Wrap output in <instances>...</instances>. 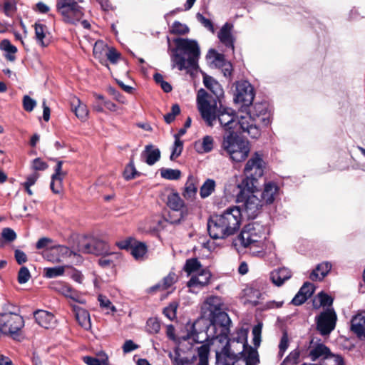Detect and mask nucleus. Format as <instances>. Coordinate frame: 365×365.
<instances>
[{
  "label": "nucleus",
  "mask_w": 365,
  "mask_h": 365,
  "mask_svg": "<svg viewBox=\"0 0 365 365\" xmlns=\"http://www.w3.org/2000/svg\"><path fill=\"white\" fill-rule=\"evenodd\" d=\"M242 213V219H252L259 212V207H240Z\"/></svg>",
  "instance_id": "52"
},
{
  "label": "nucleus",
  "mask_w": 365,
  "mask_h": 365,
  "mask_svg": "<svg viewBox=\"0 0 365 365\" xmlns=\"http://www.w3.org/2000/svg\"><path fill=\"white\" fill-rule=\"evenodd\" d=\"M225 345L230 346V348L233 346L234 350H236L239 354H243L244 351L247 349V331L244 328H240L236 331V336L232 339H227L224 341Z\"/></svg>",
  "instance_id": "17"
},
{
  "label": "nucleus",
  "mask_w": 365,
  "mask_h": 365,
  "mask_svg": "<svg viewBox=\"0 0 365 365\" xmlns=\"http://www.w3.org/2000/svg\"><path fill=\"white\" fill-rule=\"evenodd\" d=\"M176 47L171 55L172 67L180 71L195 69L200 56V47L197 41L189 38H178L174 40Z\"/></svg>",
  "instance_id": "4"
},
{
  "label": "nucleus",
  "mask_w": 365,
  "mask_h": 365,
  "mask_svg": "<svg viewBox=\"0 0 365 365\" xmlns=\"http://www.w3.org/2000/svg\"><path fill=\"white\" fill-rule=\"evenodd\" d=\"M267 103H256L245 115H240V128L242 133H246L252 138H258L261 135L259 125L269 123V114L267 112Z\"/></svg>",
  "instance_id": "6"
},
{
  "label": "nucleus",
  "mask_w": 365,
  "mask_h": 365,
  "mask_svg": "<svg viewBox=\"0 0 365 365\" xmlns=\"http://www.w3.org/2000/svg\"><path fill=\"white\" fill-rule=\"evenodd\" d=\"M292 277L291 271L285 267H282L272 271L270 274L272 282L277 286L282 285L285 281Z\"/></svg>",
  "instance_id": "28"
},
{
  "label": "nucleus",
  "mask_w": 365,
  "mask_h": 365,
  "mask_svg": "<svg viewBox=\"0 0 365 365\" xmlns=\"http://www.w3.org/2000/svg\"><path fill=\"white\" fill-rule=\"evenodd\" d=\"M336 320L334 308H327L316 317L317 329L322 335H329L335 329Z\"/></svg>",
  "instance_id": "13"
},
{
  "label": "nucleus",
  "mask_w": 365,
  "mask_h": 365,
  "mask_svg": "<svg viewBox=\"0 0 365 365\" xmlns=\"http://www.w3.org/2000/svg\"><path fill=\"white\" fill-rule=\"evenodd\" d=\"M216 183L212 179H207L200 188V195L205 199L209 197L215 190Z\"/></svg>",
  "instance_id": "41"
},
{
  "label": "nucleus",
  "mask_w": 365,
  "mask_h": 365,
  "mask_svg": "<svg viewBox=\"0 0 365 365\" xmlns=\"http://www.w3.org/2000/svg\"><path fill=\"white\" fill-rule=\"evenodd\" d=\"M180 112V106L178 104L173 105L171 108V111L166 115H164V119L167 123H172L176 115H178Z\"/></svg>",
  "instance_id": "61"
},
{
  "label": "nucleus",
  "mask_w": 365,
  "mask_h": 365,
  "mask_svg": "<svg viewBox=\"0 0 365 365\" xmlns=\"http://www.w3.org/2000/svg\"><path fill=\"white\" fill-rule=\"evenodd\" d=\"M242 356L230 348L229 344L225 345L220 351H216L217 365H234V364Z\"/></svg>",
  "instance_id": "16"
},
{
  "label": "nucleus",
  "mask_w": 365,
  "mask_h": 365,
  "mask_svg": "<svg viewBox=\"0 0 365 365\" xmlns=\"http://www.w3.org/2000/svg\"><path fill=\"white\" fill-rule=\"evenodd\" d=\"M300 351L298 349L292 351L283 360L282 365H294L299 362Z\"/></svg>",
  "instance_id": "51"
},
{
  "label": "nucleus",
  "mask_w": 365,
  "mask_h": 365,
  "mask_svg": "<svg viewBox=\"0 0 365 365\" xmlns=\"http://www.w3.org/2000/svg\"><path fill=\"white\" fill-rule=\"evenodd\" d=\"M289 346V338L286 332H284L279 344V357L282 358Z\"/></svg>",
  "instance_id": "58"
},
{
  "label": "nucleus",
  "mask_w": 365,
  "mask_h": 365,
  "mask_svg": "<svg viewBox=\"0 0 365 365\" xmlns=\"http://www.w3.org/2000/svg\"><path fill=\"white\" fill-rule=\"evenodd\" d=\"M93 237H83L78 243V251L84 254H93Z\"/></svg>",
  "instance_id": "40"
},
{
  "label": "nucleus",
  "mask_w": 365,
  "mask_h": 365,
  "mask_svg": "<svg viewBox=\"0 0 365 365\" xmlns=\"http://www.w3.org/2000/svg\"><path fill=\"white\" fill-rule=\"evenodd\" d=\"M320 365H344V361L340 356L334 354L324 359Z\"/></svg>",
  "instance_id": "55"
},
{
  "label": "nucleus",
  "mask_w": 365,
  "mask_h": 365,
  "mask_svg": "<svg viewBox=\"0 0 365 365\" xmlns=\"http://www.w3.org/2000/svg\"><path fill=\"white\" fill-rule=\"evenodd\" d=\"M31 278V274L29 269L26 267H21L18 273V282L19 284L26 283Z\"/></svg>",
  "instance_id": "60"
},
{
  "label": "nucleus",
  "mask_w": 365,
  "mask_h": 365,
  "mask_svg": "<svg viewBox=\"0 0 365 365\" xmlns=\"http://www.w3.org/2000/svg\"><path fill=\"white\" fill-rule=\"evenodd\" d=\"M109 48L102 41H98L95 43L93 46V55L97 58H101L106 55V51Z\"/></svg>",
  "instance_id": "50"
},
{
  "label": "nucleus",
  "mask_w": 365,
  "mask_h": 365,
  "mask_svg": "<svg viewBox=\"0 0 365 365\" xmlns=\"http://www.w3.org/2000/svg\"><path fill=\"white\" fill-rule=\"evenodd\" d=\"M36 106V101L30 96L26 95L23 98V107L27 112H31Z\"/></svg>",
  "instance_id": "62"
},
{
  "label": "nucleus",
  "mask_w": 365,
  "mask_h": 365,
  "mask_svg": "<svg viewBox=\"0 0 365 365\" xmlns=\"http://www.w3.org/2000/svg\"><path fill=\"white\" fill-rule=\"evenodd\" d=\"M36 322L45 329H52L56 326V320L51 312L45 310H37L34 312Z\"/></svg>",
  "instance_id": "22"
},
{
  "label": "nucleus",
  "mask_w": 365,
  "mask_h": 365,
  "mask_svg": "<svg viewBox=\"0 0 365 365\" xmlns=\"http://www.w3.org/2000/svg\"><path fill=\"white\" fill-rule=\"evenodd\" d=\"M245 359L246 365H257L259 362L257 351L251 346L249 347L245 354Z\"/></svg>",
  "instance_id": "47"
},
{
  "label": "nucleus",
  "mask_w": 365,
  "mask_h": 365,
  "mask_svg": "<svg viewBox=\"0 0 365 365\" xmlns=\"http://www.w3.org/2000/svg\"><path fill=\"white\" fill-rule=\"evenodd\" d=\"M221 148L232 161L237 163L245 160L250 152L249 142L240 138L237 133L225 135Z\"/></svg>",
  "instance_id": "7"
},
{
  "label": "nucleus",
  "mask_w": 365,
  "mask_h": 365,
  "mask_svg": "<svg viewBox=\"0 0 365 365\" xmlns=\"http://www.w3.org/2000/svg\"><path fill=\"white\" fill-rule=\"evenodd\" d=\"M183 149V143L180 140L178 135H175V143L173 148V151L170 155L172 160L180 155Z\"/></svg>",
  "instance_id": "53"
},
{
  "label": "nucleus",
  "mask_w": 365,
  "mask_h": 365,
  "mask_svg": "<svg viewBox=\"0 0 365 365\" xmlns=\"http://www.w3.org/2000/svg\"><path fill=\"white\" fill-rule=\"evenodd\" d=\"M214 140L210 135H205L202 140L195 142V148L199 153H209L213 149Z\"/></svg>",
  "instance_id": "34"
},
{
  "label": "nucleus",
  "mask_w": 365,
  "mask_h": 365,
  "mask_svg": "<svg viewBox=\"0 0 365 365\" xmlns=\"http://www.w3.org/2000/svg\"><path fill=\"white\" fill-rule=\"evenodd\" d=\"M63 162L57 161L55 166V173L52 175L51 189L54 193H59L62 187V180L66 175V172L62 170Z\"/></svg>",
  "instance_id": "23"
},
{
  "label": "nucleus",
  "mask_w": 365,
  "mask_h": 365,
  "mask_svg": "<svg viewBox=\"0 0 365 365\" xmlns=\"http://www.w3.org/2000/svg\"><path fill=\"white\" fill-rule=\"evenodd\" d=\"M212 274L210 272L204 269L197 274L192 275L187 285L190 291L193 293L198 292L199 290L207 286L210 282Z\"/></svg>",
  "instance_id": "15"
},
{
  "label": "nucleus",
  "mask_w": 365,
  "mask_h": 365,
  "mask_svg": "<svg viewBox=\"0 0 365 365\" xmlns=\"http://www.w3.org/2000/svg\"><path fill=\"white\" fill-rule=\"evenodd\" d=\"M190 29L186 24L175 21L170 27V33L176 35H185L189 32Z\"/></svg>",
  "instance_id": "49"
},
{
  "label": "nucleus",
  "mask_w": 365,
  "mask_h": 365,
  "mask_svg": "<svg viewBox=\"0 0 365 365\" xmlns=\"http://www.w3.org/2000/svg\"><path fill=\"white\" fill-rule=\"evenodd\" d=\"M56 9L66 24H76L84 15L83 9L73 0H57Z\"/></svg>",
  "instance_id": "10"
},
{
  "label": "nucleus",
  "mask_w": 365,
  "mask_h": 365,
  "mask_svg": "<svg viewBox=\"0 0 365 365\" xmlns=\"http://www.w3.org/2000/svg\"><path fill=\"white\" fill-rule=\"evenodd\" d=\"M210 327L208 331H214L212 339L215 341L224 343L230 333V325L231 320L227 314L222 310L208 318Z\"/></svg>",
  "instance_id": "8"
},
{
  "label": "nucleus",
  "mask_w": 365,
  "mask_h": 365,
  "mask_svg": "<svg viewBox=\"0 0 365 365\" xmlns=\"http://www.w3.org/2000/svg\"><path fill=\"white\" fill-rule=\"evenodd\" d=\"M210 353L209 345L205 344L197 348L199 361L196 362V356H185L178 349L173 352H170L168 356L171 360L172 365H209L208 356Z\"/></svg>",
  "instance_id": "9"
},
{
  "label": "nucleus",
  "mask_w": 365,
  "mask_h": 365,
  "mask_svg": "<svg viewBox=\"0 0 365 365\" xmlns=\"http://www.w3.org/2000/svg\"><path fill=\"white\" fill-rule=\"evenodd\" d=\"M309 355L312 361L321 359L323 361L324 359L333 354L331 353L329 349L322 343H315L312 339L310 341L309 353Z\"/></svg>",
  "instance_id": "20"
},
{
  "label": "nucleus",
  "mask_w": 365,
  "mask_h": 365,
  "mask_svg": "<svg viewBox=\"0 0 365 365\" xmlns=\"http://www.w3.org/2000/svg\"><path fill=\"white\" fill-rule=\"evenodd\" d=\"M204 84L212 93H207L201 88L197 95V105L202 119L209 127L214 126L216 120L215 113L217 103L220 98L223 95L221 86L212 77H205Z\"/></svg>",
  "instance_id": "2"
},
{
  "label": "nucleus",
  "mask_w": 365,
  "mask_h": 365,
  "mask_svg": "<svg viewBox=\"0 0 365 365\" xmlns=\"http://www.w3.org/2000/svg\"><path fill=\"white\" fill-rule=\"evenodd\" d=\"M141 156L148 165H153L159 160L160 151L158 148H155L153 145H148L141 153Z\"/></svg>",
  "instance_id": "31"
},
{
  "label": "nucleus",
  "mask_w": 365,
  "mask_h": 365,
  "mask_svg": "<svg viewBox=\"0 0 365 365\" xmlns=\"http://www.w3.org/2000/svg\"><path fill=\"white\" fill-rule=\"evenodd\" d=\"M316 299L319 300V305L315 303L314 304L316 309H318L320 307H328L327 308H332L333 298L327 294L322 292L317 294Z\"/></svg>",
  "instance_id": "45"
},
{
  "label": "nucleus",
  "mask_w": 365,
  "mask_h": 365,
  "mask_svg": "<svg viewBox=\"0 0 365 365\" xmlns=\"http://www.w3.org/2000/svg\"><path fill=\"white\" fill-rule=\"evenodd\" d=\"M71 106L72 110L75 113L76 117L81 120H86L88 115L87 106L83 103L79 98L73 96L71 98Z\"/></svg>",
  "instance_id": "30"
},
{
  "label": "nucleus",
  "mask_w": 365,
  "mask_h": 365,
  "mask_svg": "<svg viewBox=\"0 0 365 365\" xmlns=\"http://www.w3.org/2000/svg\"><path fill=\"white\" fill-rule=\"evenodd\" d=\"M0 48L1 50L7 53L6 54V58L8 60L12 61L15 59L14 54L17 51V48L13 46L9 40L4 39L1 41Z\"/></svg>",
  "instance_id": "44"
},
{
  "label": "nucleus",
  "mask_w": 365,
  "mask_h": 365,
  "mask_svg": "<svg viewBox=\"0 0 365 365\" xmlns=\"http://www.w3.org/2000/svg\"><path fill=\"white\" fill-rule=\"evenodd\" d=\"M148 226L145 227L146 232L155 233L163 230L167 224L163 215L162 216L155 215L147 222Z\"/></svg>",
  "instance_id": "32"
},
{
  "label": "nucleus",
  "mask_w": 365,
  "mask_h": 365,
  "mask_svg": "<svg viewBox=\"0 0 365 365\" xmlns=\"http://www.w3.org/2000/svg\"><path fill=\"white\" fill-rule=\"evenodd\" d=\"M98 299L100 303L101 307L106 309L108 312L109 310L111 311L112 312H116V308L115 307V306L112 304L110 299H108L106 296L100 294L98 296Z\"/></svg>",
  "instance_id": "56"
},
{
  "label": "nucleus",
  "mask_w": 365,
  "mask_h": 365,
  "mask_svg": "<svg viewBox=\"0 0 365 365\" xmlns=\"http://www.w3.org/2000/svg\"><path fill=\"white\" fill-rule=\"evenodd\" d=\"M331 264L328 262L319 264L316 269L310 274L309 278L312 280H322L330 272Z\"/></svg>",
  "instance_id": "33"
},
{
  "label": "nucleus",
  "mask_w": 365,
  "mask_h": 365,
  "mask_svg": "<svg viewBox=\"0 0 365 365\" xmlns=\"http://www.w3.org/2000/svg\"><path fill=\"white\" fill-rule=\"evenodd\" d=\"M242 213L240 207H230L220 215L212 216L207 223V230L213 239H224L239 229Z\"/></svg>",
  "instance_id": "3"
},
{
  "label": "nucleus",
  "mask_w": 365,
  "mask_h": 365,
  "mask_svg": "<svg viewBox=\"0 0 365 365\" xmlns=\"http://www.w3.org/2000/svg\"><path fill=\"white\" fill-rule=\"evenodd\" d=\"M34 27L35 37L38 43L42 47L47 46L48 44V41L46 39V34L48 33V29L46 26L40 23H36Z\"/></svg>",
  "instance_id": "35"
},
{
  "label": "nucleus",
  "mask_w": 365,
  "mask_h": 365,
  "mask_svg": "<svg viewBox=\"0 0 365 365\" xmlns=\"http://www.w3.org/2000/svg\"><path fill=\"white\" fill-rule=\"evenodd\" d=\"M71 307L78 324L85 330L91 329V322L88 312L77 305L71 304Z\"/></svg>",
  "instance_id": "25"
},
{
  "label": "nucleus",
  "mask_w": 365,
  "mask_h": 365,
  "mask_svg": "<svg viewBox=\"0 0 365 365\" xmlns=\"http://www.w3.org/2000/svg\"><path fill=\"white\" fill-rule=\"evenodd\" d=\"M147 252V246L145 243L138 242L135 240L131 250L130 253L133 256L135 259H140L143 257V256Z\"/></svg>",
  "instance_id": "43"
},
{
  "label": "nucleus",
  "mask_w": 365,
  "mask_h": 365,
  "mask_svg": "<svg viewBox=\"0 0 365 365\" xmlns=\"http://www.w3.org/2000/svg\"><path fill=\"white\" fill-rule=\"evenodd\" d=\"M215 64L222 69L225 77L231 76L232 66L230 62L225 61L223 55L217 53L215 57Z\"/></svg>",
  "instance_id": "38"
},
{
  "label": "nucleus",
  "mask_w": 365,
  "mask_h": 365,
  "mask_svg": "<svg viewBox=\"0 0 365 365\" xmlns=\"http://www.w3.org/2000/svg\"><path fill=\"white\" fill-rule=\"evenodd\" d=\"M254 91L252 85L247 81L237 83L235 101L242 103L244 106H249L254 100Z\"/></svg>",
  "instance_id": "14"
},
{
  "label": "nucleus",
  "mask_w": 365,
  "mask_h": 365,
  "mask_svg": "<svg viewBox=\"0 0 365 365\" xmlns=\"http://www.w3.org/2000/svg\"><path fill=\"white\" fill-rule=\"evenodd\" d=\"M58 291L64 297L71 299L73 302L79 304L86 303V300L83 299L82 295L76 290L73 289L68 284H60L58 288Z\"/></svg>",
  "instance_id": "29"
},
{
  "label": "nucleus",
  "mask_w": 365,
  "mask_h": 365,
  "mask_svg": "<svg viewBox=\"0 0 365 365\" xmlns=\"http://www.w3.org/2000/svg\"><path fill=\"white\" fill-rule=\"evenodd\" d=\"M266 163L261 155L255 153L247 162L244 173L245 178L239 187L241 189L236 197V202L243 205H257L258 198L254 195L257 190V182L264 172Z\"/></svg>",
  "instance_id": "1"
},
{
  "label": "nucleus",
  "mask_w": 365,
  "mask_h": 365,
  "mask_svg": "<svg viewBox=\"0 0 365 365\" xmlns=\"http://www.w3.org/2000/svg\"><path fill=\"white\" fill-rule=\"evenodd\" d=\"M178 280V277L174 272H170L161 282L150 287L147 292L150 294L165 291L171 287Z\"/></svg>",
  "instance_id": "26"
},
{
  "label": "nucleus",
  "mask_w": 365,
  "mask_h": 365,
  "mask_svg": "<svg viewBox=\"0 0 365 365\" xmlns=\"http://www.w3.org/2000/svg\"><path fill=\"white\" fill-rule=\"evenodd\" d=\"M123 175L127 180L133 179L139 175V173L136 170L133 160H131L129 164L125 167Z\"/></svg>",
  "instance_id": "54"
},
{
  "label": "nucleus",
  "mask_w": 365,
  "mask_h": 365,
  "mask_svg": "<svg viewBox=\"0 0 365 365\" xmlns=\"http://www.w3.org/2000/svg\"><path fill=\"white\" fill-rule=\"evenodd\" d=\"M160 175L163 178L168 180H178L181 176V172L177 169L162 168Z\"/></svg>",
  "instance_id": "48"
},
{
  "label": "nucleus",
  "mask_w": 365,
  "mask_h": 365,
  "mask_svg": "<svg viewBox=\"0 0 365 365\" xmlns=\"http://www.w3.org/2000/svg\"><path fill=\"white\" fill-rule=\"evenodd\" d=\"M215 116V120H217L220 126L228 133L242 132V129L240 128V115H237L233 109L222 107L217 108Z\"/></svg>",
  "instance_id": "11"
},
{
  "label": "nucleus",
  "mask_w": 365,
  "mask_h": 365,
  "mask_svg": "<svg viewBox=\"0 0 365 365\" xmlns=\"http://www.w3.org/2000/svg\"><path fill=\"white\" fill-rule=\"evenodd\" d=\"M64 273L63 267H55L45 269V275L48 278H53L61 276Z\"/></svg>",
  "instance_id": "57"
},
{
  "label": "nucleus",
  "mask_w": 365,
  "mask_h": 365,
  "mask_svg": "<svg viewBox=\"0 0 365 365\" xmlns=\"http://www.w3.org/2000/svg\"><path fill=\"white\" fill-rule=\"evenodd\" d=\"M93 254L101 255L108 253L109 246L108 243L102 240L93 237Z\"/></svg>",
  "instance_id": "42"
},
{
  "label": "nucleus",
  "mask_w": 365,
  "mask_h": 365,
  "mask_svg": "<svg viewBox=\"0 0 365 365\" xmlns=\"http://www.w3.org/2000/svg\"><path fill=\"white\" fill-rule=\"evenodd\" d=\"M267 231L265 225L258 222H250L244 226L233 244L235 247L247 249L252 255H257L263 250Z\"/></svg>",
  "instance_id": "5"
},
{
  "label": "nucleus",
  "mask_w": 365,
  "mask_h": 365,
  "mask_svg": "<svg viewBox=\"0 0 365 365\" xmlns=\"http://www.w3.org/2000/svg\"><path fill=\"white\" fill-rule=\"evenodd\" d=\"M222 299L219 297L212 296L208 297L203 303L202 309L205 315L208 318L222 311Z\"/></svg>",
  "instance_id": "21"
},
{
  "label": "nucleus",
  "mask_w": 365,
  "mask_h": 365,
  "mask_svg": "<svg viewBox=\"0 0 365 365\" xmlns=\"http://www.w3.org/2000/svg\"><path fill=\"white\" fill-rule=\"evenodd\" d=\"M148 331L151 334H156L160 329V324L155 319H149L147 322Z\"/></svg>",
  "instance_id": "63"
},
{
  "label": "nucleus",
  "mask_w": 365,
  "mask_h": 365,
  "mask_svg": "<svg viewBox=\"0 0 365 365\" xmlns=\"http://www.w3.org/2000/svg\"><path fill=\"white\" fill-rule=\"evenodd\" d=\"M183 269L191 277L192 275L197 274L203 269L200 262L197 258H190L186 260Z\"/></svg>",
  "instance_id": "36"
},
{
  "label": "nucleus",
  "mask_w": 365,
  "mask_h": 365,
  "mask_svg": "<svg viewBox=\"0 0 365 365\" xmlns=\"http://www.w3.org/2000/svg\"><path fill=\"white\" fill-rule=\"evenodd\" d=\"M279 195V187L273 182L264 184V190L261 193V200L266 204H272Z\"/></svg>",
  "instance_id": "27"
},
{
  "label": "nucleus",
  "mask_w": 365,
  "mask_h": 365,
  "mask_svg": "<svg viewBox=\"0 0 365 365\" xmlns=\"http://www.w3.org/2000/svg\"><path fill=\"white\" fill-rule=\"evenodd\" d=\"M232 24L226 23L220 29L218 33V38L226 47L234 51L235 38L232 34Z\"/></svg>",
  "instance_id": "24"
},
{
  "label": "nucleus",
  "mask_w": 365,
  "mask_h": 365,
  "mask_svg": "<svg viewBox=\"0 0 365 365\" xmlns=\"http://www.w3.org/2000/svg\"><path fill=\"white\" fill-rule=\"evenodd\" d=\"M187 214V207H165L163 212L165 220L170 224L180 222Z\"/></svg>",
  "instance_id": "18"
},
{
  "label": "nucleus",
  "mask_w": 365,
  "mask_h": 365,
  "mask_svg": "<svg viewBox=\"0 0 365 365\" xmlns=\"http://www.w3.org/2000/svg\"><path fill=\"white\" fill-rule=\"evenodd\" d=\"M305 289H306L305 287H301L299 291L298 292V293L292 299V303L294 305L299 306V305L302 304L304 302H305L307 301V299L308 298L306 297V296H304V294H302L303 291Z\"/></svg>",
  "instance_id": "64"
},
{
  "label": "nucleus",
  "mask_w": 365,
  "mask_h": 365,
  "mask_svg": "<svg viewBox=\"0 0 365 365\" xmlns=\"http://www.w3.org/2000/svg\"><path fill=\"white\" fill-rule=\"evenodd\" d=\"M197 192V187L195 183V179L192 175H190L185 185L183 196L187 200H192L196 195Z\"/></svg>",
  "instance_id": "39"
},
{
  "label": "nucleus",
  "mask_w": 365,
  "mask_h": 365,
  "mask_svg": "<svg viewBox=\"0 0 365 365\" xmlns=\"http://www.w3.org/2000/svg\"><path fill=\"white\" fill-rule=\"evenodd\" d=\"M351 330L360 340L365 341V311H362L352 317Z\"/></svg>",
  "instance_id": "19"
},
{
  "label": "nucleus",
  "mask_w": 365,
  "mask_h": 365,
  "mask_svg": "<svg viewBox=\"0 0 365 365\" xmlns=\"http://www.w3.org/2000/svg\"><path fill=\"white\" fill-rule=\"evenodd\" d=\"M102 255L103 257L98 259V264L104 268L113 267L115 262L120 258L119 253L110 252L109 250L108 253Z\"/></svg>",
  "instance_id": "37"
},
{
  "label": "nucleus",
  "mask_w": 365,
  "mask_h": 365,
  "mask_svg": "<svg viewBox=\"0 0 365 365\" xmlns=\"http://www.w3.org/2000/svg\"><path fill=\"white\" fill-rule=\"evenodd\" d=\"M177 309L178 304L176 302H172L164 309L163 313L170 320H173L176 317Z\"/></svg>",
  "instance_id": "59"
},
{
  "label": "nucleus",
  "mask_w": 365,
  "mask_h": 365,
  "mask_svg": "<svg viewBox=\"0 0 365 365\" xmlns=\"http://www.w3.org/2000/svg\"><path fill=\"white\" fill-rule=\"evenodd\" d=\"M198 323V322H195L192 326V330L188 334V338L192 339L196 343H202L204 341L207 340L210 336L207 334H204L203 332H197L195 329V326Z\"/></svg>",
  "instance_id": "46"
},
{
  "label": "nucleus",
  "mask_w": 365,
  "mask_h": 365,
  "mask_svg": "<svg viewBox=\"0 0 365 365\" xmlns=\"http://www.w3.org/2000/svg\"><path fill=\"white\" fill-rule=\"evenodd\" d=\"M24 326V319L19 314L12 312L0 314V331L2 333L14 336Z\"/></svg>",
  "instance_id": "12"
}]
</instances>
